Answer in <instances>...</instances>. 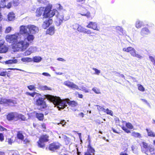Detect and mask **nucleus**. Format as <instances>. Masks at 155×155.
<instances>
[{"label": "nucleus", "mask_w": 155, "mask_h": 155, "mask_svg": "<svg viewBox=\"0 0 155 155\" xmlns=\"http://www.w3.org/2000/svg\"><path fill=\"white\" fill-rule=\"evenodd\" d=\"M149 58L150 61L153 63V64L155 66V57L152 56H150Z\"/></svg>", "instance_id": "49530a36"}, {"label": "nucleus", "mask_w": 155, "mask_h": 155, "mask_svg": "<svg viewBox=\"0 0 155 155\" xmlns=\"http://www.w3.org/2000/svg\"><path fill=\"white\" fill-rule=\"evenodd\" d=\"M57 22L58 23V25H60L63 22L64 20V16L62 15L59 13L57 15Z\"/></svg>", "instance_id": "a211bd4d"}, {"label": "nucleus", "mask_w": 155, "mask_h": 155, "mask_svg": "<svg viewBox=\"0 0 155 155\" xmlns=\"http://www.w3.org/2000/svg\"><path fill=\"white\" fill-rule=\"evenodd\" d=\"M104 112L106 113L107 114H108L112 116L113 115V112L111 110H109L108 108H107L106 109H105V110Z\"/></svg>", "instance_id": "7c9ffc66"}, {"label": "nucleus", "mask_w": 155, "mask_h": 155, "mask_svg": "<svg viewBox=\"0 0 155 155\" xmlns=\"http://www.w3.org/2000/svg\"><path fill=\"white\" fill-rule=\"evenodd\" d=\"M9 153H11L12 155H17L16 152L13 150H10L9 151Z\"/></svg>", "instance_id": "603ef678"}, {"label": "nucleus", "mask_w": 155, "mask_h": 155, "mask_svg": "<svg viewBox=\"0 0 155 155\" xmlns=\"http://www.w3.org/2000/svg\"><path fill=\"white\" fill-rule=\"evenodd\" d=\"M49 136L47 134H45L41 135L37 142L38 147L42 148H45L46 146L45 143L49 141Z\"/></svg>", "instance_id": "423d86ee"}, {"label": "nucleus", "mask_w": 155, "mask_h": 155, "mask_svg": "<svg viewBox=\"0 0 155 155\" xmlns=\"http://www.w3.org/2000/svg\"><path fill=\"white\" fill-rule=\"evenodd\" d=\"M41 57H33L32 60L35 62H38L41 61Z\"/></svg>", "instance_id": "2f4dec72"}, {"label": "nucleus", "mask_w": 155, "mask_h": 155, "mask_svg": "<svg viewBox=\"0 0 155 155\" xmlns=\"http://www.w3.org/2000/svg\"><path fill=\"white\" fill-rule=\"evenodd\" d=\"M17 137L18 139L21 140H23V139H24V136L23 135L22 132L21 131H19L17 132Z\"/></svg>", "instance_id": "4be33fe9"}, {"label": "nucleus", "mask_w": 155, "mask_h": 155, "mask_svg": "<svg viewBox=\"0 0 155 155\" xmlns=\"http://www.w3.org/2000/svg\"><path fill=\"white\" fill-rule=\"evenodd\" d=\"M57 60L59 61H65L64 60V59H63V58H58L57 59Z\"/></svg>", "instance_id": "69168bd1"}, {"label": "nucleus", "mask_w": 155, "mask_h": 155, "mask_svg": "<svg viewBox=\"0 0 155 155\" xmlns=\"http://www.w3.org/2000/svg\"><path fill=\"white\" fill-rule=\"evenodd\" d=\"M7 69V70H21L20 69H17V68H9L8 69Z\"/></svg>", "instance_id": "e2e57ef3"}, {"label": "nucleus", "mask_w": 155, "mask_h": 155, "mask_svg": "<svg viewBox=\"0 0 155 155\" xmlns=\"http://www.w3.org/2000/svg\"><path fill=\"white\" fill-rule=\"evenodd\" d=\"M84 155H92L91 153H89V152H85Z\"/></svg>", "instance_id": "774afa93"}, {"label": "nucleus", "mask_w": 155, "mask_h": 155, "mask_svg": "<svg viewBox=\"0 0 155 155\" xmlns=\"http://www.w3.org/2000/svg\"><path fill=\"white\" fill-rule=\"evenodd\" d=\"M143 146V147L145 149H147L148 148V144L145 142H142Z\"/></svg>", "instance_id": "5fc2aeb1"}, {"label": "nucleus", "mask_w": 155, "mask_h": 155, "mask_svg": "<svg viewBox=\"0 0 155 155\" xmlns=\"http://www.w3.org/2000/svg\"><path fill=\"white\" fill-rule=\"evenodd\" d=\"M12 28L11 27H8L6 28L5 32V33H10L12 31Z\"/></svg>", "instance_id": "c03bdc74"}, {"label": "nucleus", "mask_w": 155, "mask_h": 155, "mask_svg": "<svg viewBox=\"0 0 155 155\" xmlns=\"http://www.w3.org/2000/svg\"><path fill=\"white\" fill-rule=\"evenodd\" d=\"M7 130L1 125H0V131H7Z\"/></svg>", "instance_id": "864d4df0"}, {"label": "nucleus", "mask_w": 155, "mask_h": 155, "mask_svg": "<svg viewBox=\"0 0 155 155\" xmlns=\"http://www.w3.org/2000/svg\"><path fill=\"white\" fill-rule=\"evenodd\" d=\"M27 28L29 29L30 34H35L38 30V28L33 25H27Z\"/></svg>", "instance_id": "f8f14e48"}, {"label": "nucleus", "mask_w": 155, "mask_h": 155, "mask_svg": "<svg viewBox=\"0 0 155 155\" xmlns=\"http://www.w3.org/2000/svg\"><path fill=\"white\" fill-rule=\"evenodd\" d=\"M141 100L143 101L146 103L148 105H150V104H149V103H148V102L145 99H141Z\"/></svg>", "instance_id": "680f3d73"}, {"label": "nucleus", "mask_w": 155, "mask_h": 155, "mask_svg": "<svg viewBox=\"0 0 155 155\" xmlns=\"http://www.w3.org/2000/svg\"><path fill=\"white\" fill-rule=\"evenodd\" d=\"M112 130L113 131L114 133H117V134H120V132H118L114 128H112Z\"/></svg>", "instance_id": "0e129e2a"}, {"label": "nucleus", "mask_w": 155, "mask_h": 155, "mask_svg": "<svg viewBox=\"0 0 155 155\" xmlns=\"http://www.w3.org/2000/svg\"><path fill=\"white\" fill-rule=\"evenodd\" d=\"M146 130L147 133V135L148 136L151 137H155V134L151 130H150L148 129H146Z\"/></svg>", "instance_id": "bb28decb"}, {"label": "nucleus", "mask_w": 155, "mask_h": 155, "mask_svg": "<svg viewBox=\"0 0 155 155\" xmlns=\"http://www.w3.org/2000/svg\"><path fill=\"white\" fill-rule=\"evenodd\" d=\"M35 117L39 120L41 121H42L44 119V115L42 113H36Z\"/></svg>", "instance_id": "aec40b11"}, {"label": "nucleus", "mask_w": 155, "mask_h": 155, "mask_svg": "<svg viewBox=\"0 0 155 155\" xmlns=\"http://www.w3.org/2000/svg\"><path fill=\"white\" fill-rule=\"evenodd\" d=\"M137 86L138 89L139 91L142 92H143L145 91V88L142 85L139 84L137 85Z\"/></svg>", "instance_id": "473e14b6"}, {"label": "nucleus", "mask_w": 155, "mask_h": 155, "mask_svg": "<svg viewBox=\"0 0 155 155\" xmlns=\"http://www.w3.org/2000/svg\"><path fill=\"white\" fill-rule=\"evenodd\" d=\"M97 109L99 111H103L104 112L105 110V109L103 107L98 105H97Z\"/></svg>", "instance_id": "79ce46f5"}, {"label": "nucleus", "mask_w": 155, "mask_h": 155, "mask_svg": "<svg viewBox=\"0 0 155 155\" xmlns=\"http://www.w3.org/2000/svg\"><path fill=\"white\" fill-rule=\"evenodd\" d=\"M15 18V14L13 12H10L8 14V18L9 21H13L14 19Z\"/></svg>", "instance_id": "393cba45"}, {"label": "nucleus", "mask_w": 155, "mask_h": 155, "mask_svg": "<svg viewBox=\"0 0 155 155\" xmlns=\"http://www.w3.org/2000/svg\"><path fill=\"white\" fill-rule=\"evenodd\" d=\"M35 104L37 107L38 110L41 111H45L48 108L45 99L42 97H39L36 99Z\"/></svg>", "instance_id": "39448f33"}, {"label": "nucleus", "mask_w": 155, "mask_h": 155, "mask_svg": "<svg viewBox=\"0 0 155 155\" xmlns=\"http://www.w3.org/2000/svg\"><path fill=\"white\" fill-rule=\"evenodd\" d=\"M92 69L95 71V74L98 75L100 73V70L95 68H93Z\"/></svg>", "instance_id": "de8ad7c7"}, {"label": "nucleus", "mask_w": 155, "mask_h": 155, "mask_svg": "<svg viewBox=\"0 0 155 155\" xmlns=\"http://www.w3.org/2000/svg\"><path fill=\"white\" fill-rule=\"evenodd\" d=\"M121 128L123 130L127 133H129L131 132L130 130L124 126L122 127Z\"/></svg>", "instance_id": "ea45409f"}, {"label": "nucleus", "mask_w": 155, "mask_h": 155, "mask_svg": "<svg viewBox=\"0 0 155 155\" xmlns=\"http://www.w3.org/2000/svg\"><path fill=\"white\" fill-rule=\"evenodd\" d=\"M126 126L128 129H131L133 128L134 126L131 124L130 122L127 123L126 124Z\"/></svg>", "instance_id": "72a5a7b5"}, {"label": "nucleus", "mask_w": 155, "mask_h": 155, "mask_svg": "<svg viewBox=\"0 0 155 155\" xmlns=\"http://www.w3.org/2000/svg\"><path fill=\"white\" fill-rule=\"evenodd\" d=\"M6 2L5 1H3L2 0L0 2V5L1 6L2 8H4L6 7Z\"/></svg>", "instance_id": "f704fd0d"}, {"label": "nucleus", "mask_w": 155, "mask_h": 155, "mask_svg": "<svg viewBox=\"0 0 155 155\" xmlns=\"http://www.w3.org/2000/svg\"><path fill=\"white\" fill-rule=\"evenodd\" d=\"M72 82L69 81H67L64 82V84L68 87H70Z\"/></svg>", "instance_id": "58836bf2"}, {"label": "nucleus", "mask_w": 155, "mask_h": 155, "mask_svg": "<svg viewBox=\"0 0 155 155\" xmlns=\"http://www.w3.org/2000/svg\"><path fill=\"white\" fill-rule=\"evenodd\" d=\"M53 22L52 19L49 18L46 19L45 21L43 23L42 25V27L44 29H47L51 25Z\"/></svg>", "instance_id": "9d476101"}, {"label": "nucleus", "mask_w": 155, "mask_h": 155, "mask_svg": "<svg viewBox=\"0 0 155 155\" xmlns=\"http://www.w3.org/2000/svg\"><path fill=\"white\" fill-rule=\"evenodd\" d=\"M76 94H78V97L79 98H82L83 97V96L82 94H79L78 92H76Z\"/></svg>", "instance_id": "13d9d810"}, {"label": "nucleus", "mask_w": 155, "mask_h": 155, "mask_svg": "<svg viewBox=\"0 0 155 155\" xmlns=\"http://www.w3.org/2000/svg\"><path fill=\"white\" fill-rule=\"evenodd\" d=\"M19 33L8 35L6 36L5 39L8 43L11 44L12 48L14 51H24L29 46L34 39V37L32 35H28L22 40L18 41Z\"/></svg>", "instance_id": "f257e3e1"}, {"label": "nucleus", "mask_w": 155, "mask_h": 155, "mask_svg": "<svg viewBox=\"0 0 155 155\" xmlns=\"http://www.w3.org/2000/svg\"><path fill=\"white\" fill-rule=\"evenodd\" d=\"M18 62V60L16 59L9 60L6 61L5 63L6 64H16Z\"/></svg>", "instance_id": "b1692460"}, {"label": "nucleus", "mask_w": 155, "mask_h": 155, "mask_svg": "<svg viewBox=\"0 0 155 155\" xmlns=\"http://www.w3.org/2000/svg\"><path fill=\"white\" fill-rule=\"evenodd\" d=\"M55 32V28L54 26H51L48 29L46 32L47 35H53Z\"/></svg>", "instance_id": "f3484780"}, {"label": "nucleus", "mask_w": 155, "mask_h": 155, "mask_svg": "<svg viewBox=\"0 0 155 155\" xmlns=\"http://www.w3.org/2000/svg\"><path fill=\"white\" fill-rule=\"evenodd\" d=\"M45 97L48 100L52 103L54 106L57 107L59 110L65 108L67 106L66 102L69 106L71 107H75L78 105L77 102L74 101H69V99L62 100L59 97L50 94L45 95Z\"/></svg>", "instance_id": "f03ea898"}, {"label": "nucleus", "mask_w": 155, "mask_h": 155, "mask_svg": "<svg viewBox=\"0 0 155 155\" xmlns=\"http://www.w3.org/2000/svg\"><path fill=\"white\" fill-rule=\"evenodd\" d=\"M66 122H65L64 120L63 121H61L60 123H58V124H61L63 126H64V125H65Z\"/></svg>", "instance_id": "052dcab7"}, {"label": "nucleus", "mask_w": 155, "mask_h": 155, "mask_svg": "<svg viewBox=\"0 0 155 155\" xmlns=\"http://www.w3.org/2000/svg\"><path fill=\"white\" fill-rule=\"evenodd\" d=\"M42 74L45 76H51L50 74L47 72H43L42 73Z\"/></svg>", "instance_id": "4d7b16f0"}, {"label": "nucleus", "mask_w": 155, "mask_h": 155, "mask_svg": "<svg viewBox=\"0 0 155 155\" xmlns=\"http://www.w3.org/2000/svg\"><path fill=\"white\" fill-rule=\"evenodd\" d=\"M62 144L58 141H54L50 143L48 147V149L50 151L54 152L60 149L62 147Z\"/></svg>", "instance_id": "0eeeda50"}, {"label": "nucleus", "mask_w": 155, "mask_h": 155, "mask_svg": "<svg viewBox=\"0 0 155 155\" xmlns=\"http://www.w3.org/2000/svg\"><path fill=\"white\" fill-rule=\"evenodd\" d=\"M8 48L4 43H0V53H5L8 50Z\"/></svg>", "instance_id": "2eb2a0df"}, {"label": "nucleus", "mask_w": 155, "mask_h": 155, "mask_svg": "<svg viewBox=\"0 0 155 155\" xmlns=\"http://www.w3.org/2000/svg\"><path fill=\"white\" fill-rule=\"evenodd\" d=\"M16 101L11 99H7L6 98H0V104L3 105L7 106H14L17 104Z\"/></svg>", "instance_id": "1a4fd4ad"}, {"label": "nucleus", "mask_w": 155, "mask_h": 155, "mask_svg": "<svg viewBox=\"0 0 155 155\" xmlns=\"http://www.w3.org/2000/svg\"><path fill=\"white\" fill-rule=\"evenodd\" d=\"M52 5L49 4L45 7H40L37 8L36 12V16L40 17L42 15L43 18L52 17L54 15L57 11L55 9H52Z\"/></svg>", "instance_id": "7ed1b4c3"}, {"label": "nucleus", "mask_w": 155, "mask_h": 155, "mask_svg": "<svg viewBox=\"0 0 155 155\" xmlns=\"http://www.w3.org/2000/svg\"><path fill=\"white\" fill-rule=\"evenodd\" d=\"M123 51L124 52L130 53L131 55L134 57H136L139 59H141L143 58L140 54H137L136 51L135 49L131 47L124 48Z\"/></svg>", "instance_id": "6e6552de"}, {"label": "nucleus", "mask_w": 155, "mask_h": 155, "mask_svg": "<svg viewBox=\"0 0 155 155\" xmlns=\"http://www.w3.org/2000/svg\"><path fill=\"white\" fill-rule=\"evenodd\" d=\"M27 87L30 91L35 90V86L33 85H31L27 86Z\"/></svg>", "instance_id": "a19ab883"}, {"label": "nucleus", "mask_w": 155, "mask_h": 155, "mask_svg": "<svg viewBox=\"0 0 155 155\" xmlns=\"http://www.w3.org/2000/svg\"><path fill=\"white\" fill-rule=\"evenodd\" d=\"M4 139V137L3 134L0 133V141L2 142Z\"/></svg>", "instance_id": "8fccbe9b"}, {"label": "nucleus", "mask_w": 155, "mask_h": 155, "mask_svg": "<svg viewBox=\"0 0 155 155\" xmlns=\"http://www.w3.org/2000/svg\"><path fill=\"white\" fill-rule=\"evenodd\" d=\"M31 53L32 52L31 51L27 50L23 54L25 56H27L30 55Z\"/></svg>", "instance_id": "4c0bfd02"}, {"label": "nucleus", "mask_w": 155, "mask_h": 155, "mask_svg": "<svg viewBox=\"0 0 155 155\" xmlns=\"http://www.w3.org/2000/svg\"><path fill=\"white\" fill-rule=\"evenodd\" d=\"M41 128L43 129V131L45 132L46 129V124L45 123H42L41 124Z\"/></svg>", "instance_id": "a18cd8bd"}, {"label": "nucleus", "mask_w": 155, "mask_h": 155, "mask_svg": "<svg viewBox=\"0 0 155 155\" xmlns=\"http://www.w3.org/2000/svg\"><path fill=\"white\" fill-rule=\"evenodd\" d=\"M23 143L24 144H27L29 143H30V140L28 138H25V139L23 140Z\"/></svg>", "instance_id": "3c124183"}, {"label": "nucleus", "mask_w": 155, "mask_h": 155, "mask_svg": "<svg viewBox=\"0 0 155 155\" xmlns=\"http://www.w3.org/2000/svg\"><path fill=\"white\" fill-rule=\"evenodd\" d=\"M142 26V22L139 21H137L136 22L135 26L138 28H141Z\"/></svg>", "instance_id": "c756f323"}, {"label": "nucleus", "mask_w": 155, "mask_h": 155, "mask_svg": "<svg viewBox=\"0 0 155 155\" xmlns=\"http://www.w3.org/2000/svg\"><path fill=\"white\" fill-rule=\"evenodd\" d=\"M11 74V72L10 71H2L0 72V76L4 77H5L7 75L8 77L10 78Z\"/></svg>", "instance_id": "6ab92c4d"}, {"label": "nucleus", "mask_w": 155, "mask_h": 155, "mask_svg": "<svg viewBox=\"0 0 155 155\" xmlns=\"http://www.w3.org/2000/svg\"><path fill=\"white\" fill-rule=\"evenodd\" d=\"M131 136L134 137H141V135L139 133L135 132H133L132 133Z\"/></svg>", "instance_id": "cd10ccee"}, {"label": "nucleus", "mask_w": 155, "mask_h": 155, "mask_svg": "<svg viewBox=\"0 0 155 155\" xmlns=\"http://www.w3.org/2000/svg\"><path fill=\"white\" fill-rule=\"evenodd\" d=\"M93 91L95 92L97 94H99L100 92V91L98 90V89L95 88H93L92 89Z\"/></svg>", "instance_id": "6e6d98bb"}, {"label": "nucleus", "mask_w": 155, "mask_h": 155, "mask_svg": "<svg viewBox=\"0 0 155 155\" xmlns=\"http://www.w3.org/2000/svg\"><path fill=\"white\" fill-rule=\"evenodd\" d=\"M64 140L66 145H68L71 143V139L66 136L64 137Z\"/></svg>", "instance_id": "c85d7f7f"}, {"label": "nucleus", "mask_w": 155, "mask_h": 155, "mask_svg": "<svg viewBox=\"0 0 155 155\" xmlns=\"http://www.w3.org/2000/svg\"><path fill=\"white\" fill-rule=\"evenodd\" d=\"M86 27L88 28L92 29L94 30L99 31L97 24L96 22L91 21L87 25Z\"/></svg>", "instance_id": "9b49d317"}, {"label": "nucleus", "mask_w": 155, "mask_h": 155, "mask_svg": "<svg viewBox=\"0 0 155 155\" xmlns=\"http://www.w3.org/2000/svg\"><path fill=\"white\" fill-rule=\"evenodd\" d=\"M21 60L24 62H29L32 61V59L29 57L23 58H21Z\"/></svg>", "instance_id": "a878e982"}, {"label": "nucleus", "mask_w": 155, "mask_h": 155, "mask_svg": "<svg viewBox=\"0 0 155 155\" xmlns=\"http://www.w3.org/2000/svg\"><path fill=\"white\" fill-rule=\"evenodd\" d=\"M13 137H12L11 138H8L7 139L8 142L9 144L12 145V144L14 142V141L12 139Z\"/></svg>", "instance_id": "c9c22d12"}, {"label": "nucleus", "mask_w": 155, "mask_h": 155, "mask_svg": "<svg viewBox=\"0 0 155 155\" xmlns=\"http://www.w3.org/2000/svg\"><path fill=\"white\" fill-rule=\"evenodd\" d=\"M12 6V3L11 2H9L7 5H6V7L8 8H10Z\"/></svg>", "instance_id": "bf43d9fd"}, {"label": "nucleus", "mask_w": 155, "mask_h": 155, "mask_svg": "<svg viewBox=\"0 0 155 155\" xmlns=\"http://www.w3.org/2000/svg\"><path fill=\"white\" fill-rule=\"evenodd\" d=\"M80 14L82 16L86 17L88 18L91 17V14L89 12L87 11V10L85 8H82L80 12Z\"/></svg>", "instance_id": "ddd939ff"}, {"label": "nucleus", "mask_w": 155, "mask_h": 155, "mask_svg": "<svg viewBox=\"0 0 155 155\" xmlns=\"http://www.w3.org/2000/svg\"><path fill=\"white\" fill-rule=\"evenodd\" d=\"M25 94L27 95L30 96L32 97H34L36 94V93L35 92H33L30 93L29 92H26Z\"/></svg>", "instance_id": "37998d69"}, {"label": "nucleus", "mask_w": 155, "mask_h": 155, "mask_svg": "<svg viewBox=\"0 0 155 155\" xmlns=\"http://www.w3.org/2000/svg\"><path fill=\"white\" fill-rule=\"evenodd\" d=\"M20 32L21 34H26L27 36L28 35H30L28 33L27 30V26H25L22 25L20 27Z\"/></svg>", "instance_id": "dca6fc26"}, {"label": "nucleus", "mask_w": 155, "mask_h": 155, "mask_svg": "<svg viewBox=\"0 0 155 155\" xmlns=\"http://www.w3.org/2000/svg\"><path fill=\"white\" fill-rule=\"evenodd\" d=\"M87 149L86 152H89L90 153H94L95 150L91 146V144H88L87 145Z\"/></svg>", "instance_id": "5701e85b"}, {"label": "nucleus", "mask_w": 155, "mask_h": 155, "mask_svg": "<svg viewBox=\"0 0 155 155\" xmlns=\"http://www.w3.org/2000/svg\"><path fill=\"white\" fill-rule=\"evenodd\" d=\"M141 35L144 36L147 35L150 33L149 29L147 28H142L140 32Z\"/></svg>", "instance_id": "412c9836"}, {"label": "nucleus", "mask_w": 155, "mask_h": 155, "mask_svg": "<svg viewBox=\"0 0 155 155\" xmlns=\"http://www.w3.org/2000/svg\"><path fill=\"white\" fill-rule=\"evenodd\" d=\"M6 118L9 121H17L20 120L24 121L26 120V117L24 115L14 112L8 113L6 115Z\"/></svg>", "instance_id": "20e7f679"}, {"label": "nucleus", "mask_w": 155, "mask_h": 155, "mask_svg": "<svg viewBox=\"0 0 155 155\" xmlns=\"http://www.w3.org/2000/svg\"><path fill=\"white\" fill-rule=\"evenodd\" d=\"M78 29L79 31L82 32L85 34H87L89 35L95 34L94 32H92L90 30H87L81 27H78Z\"/></svg>", "instance_id": "4468645a"}, {"label": "nucleus", "mask_w": 155, "mask_h": 155, "mask_svg": "<svg viewBox=\"0 0 155 155\" xmlns=\"http://www.w3.org/2000/svg\"><path fill=\"white\" fill-rule=\"evenodd\" d=\"M42 88L43 90H51V89L50 87H49L46 86H44L42 87Z\"/></svg>", "instance_id": "09e8293b"}, {"label": "nucleus", "mask_w": 155, "mask_h": 155, "mask_svg": "<svg viewBox=\"0 0 155 155\" xmlns=\"http://www.w3.org/2000/svg\"><path fill=\"white\" fill-rule=\"evenodd\" d=\"M73 89L78 90L79 89V87L78 86L74 84L73 83L72 84L70 87Z\"/></svg>", "instance_id": "e433bc0d"}, {"label": "nucleus", "mask_w": 155, "mask_h": 155, "mask_svg": "<svg viewBox=\"0 0 155 155\" xmlns=\"http://www.w3.org/2000/svg\"><path fill=\"white\" fill-rule=\"evenodd\" d=\"M120 155H128L127 153H124V152H121L120 153Z\"/></svg>", "instance_id": "338daca9"}]
</instances>
